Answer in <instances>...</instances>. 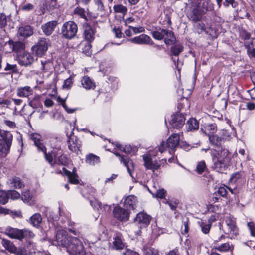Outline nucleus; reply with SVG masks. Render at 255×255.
I'll list each match as a JSON object with an SVG mask.
<instances>
[{
  "label": "nucleus",
  "instance_id": "obj_1",
  "mask_svg": "<svg viewBox=\"0 0 255 255\" xmlns=\"http://www.w3.org/2000/svg\"><path fill=\"white\" fill-rule=\"evenodd\" d=\"M52 244L64 248L70 255H85L82 243L77 238L69 236L63 229H58Z\"/></svg>",
  "mask_w": 255,
  "mask_h": 255
},
{
  "label": "nucleus",
  "instance_id": "obj_2",
  "mask_svg": "<svg viewBox=\"0 0 255 255\" xmlns=\"http://www.w3.org/2000/svg\"><path fill=\"white\" fill-rule=\"evenodd\" d=\"M210 155L213 162L212 168L217 172L222 173L228 168L231 157L228 150L211 149Z\"/></svg>",
  "mask_w": 255,
  "mask_h": 255
},
{
  "label": "nucleus",
  "instance_id": "obj_3",
  "mask_svg": "<svg viewBox=\"0 0 255 255\" xmlns=\"http://www.w3.org/2000/svg\"><path fill=\"white\" fill-rule=\"evenodd\" d=\"M160 31H154L151 32L152 37L156 40H161L164 39L166 45H172L175 43L176 38L174 32L166 29H160Z\"/></svg>",
  "mask_w": 255,
  "mask_h": 255
},
{
  "label": "nucleus",
  "instance_id": "obj_4",
  "mask_svg": "<svg viewBox=\"0 0 255 255\" xmlns=\"http://www.w3.org/2000/svg\"><path fill=\"white\" fill-rule=\"evenodd\" d=\"M0 135V152L6 156L11 146L13 136L10 132L5 131H1Z\"/></svg>",
  "mask_w": 255,
  "mask_h": 255
},
{
  "label": "nucleus",
  "instance_id": "obj_5",
  "mask_svg": "<svg viewBox=\"0 0 255 255\" xmlns=\"http://www.w3.org/2000/svg\"><path fill=\"white\" fill-rule=\"evenodd\" d=\"M77 25L72 21L65 22L61 28V34L67 39L74 38L77 35Z\"/></svg>",
  "mask_w": 255,
  "mask_h": 255
},
{
  "label": "nucleus",
  "instance_id": "obj_6",
  "mask_svg": "<svg viewBox=\"0 0 255 255\" xmlns=\"http://www.w3.org/2000/svg\"><path fill=\"white\" fill-rule=\"evenodd\" d=\"M50 46V42L48 39L41 38L39 39L35 45L31 47V50L36 56L41 57L45 54L48 47Z\"/></svg>",
  "mask_w": 255,
  "mask_h": 255
},
{
  "label": "nucleus",
  "instance_id": "obj_7",
  "mask_svg": "<svg viewBox=\"0 0 255 255\" xmlns=\"http://www.w3.org/2000/svg\"><path fill=\"white\" fill-rule=\"evenodd\" d=\"M1 244L4 248L12 255H27V251L24 247L17 248L12 242L10 240L3 239Z\"/></svg>",
  "mask_w": 255,
  "mask_h": 255
},
{
  "label": "nucleus",
  "instance_id": "obj_8",
  "mask_svg": "<svg viewBox=\"0 0 255 255\" xmlns=\"http://www.w3.org/2000/svg\"><path fill=\"white\" fill-rule=\"evenodd\" d=\"M180 140L179 135L178 134H172L167 139L166 143L162 142V144L158 148V150L163 153L165 151L166 147L170 149L172 152L178 146Z\"/></svg>",
  "mask_w": 255,
  "mask_h": 255
},
{
  "label": "nucleus",
  "instance_id": "obj_9",
  "mask_svg": "<svg viewBox=\"0 0 255 255\" xmlns=\"http://www.w3.org/2000/svg\"><path fill=\"white\" fill-rule=\"evenodd\" d=\"M226 227L224 233L228 235L230 239L235 238L238 235V229L236 225L235 221L231 217H226L225 219Z\"/></svg>",
  "mask_w": 255,
  "mask_h": 255
},
{
  "label": "nucleus",
  "instance_id": "obj_10",
  "mask_svg": "<svg viewBox=\"0 0 255 255\" xmlns=\"http://www.w3.org/2000/svg\"><path fill=\"white\" fill-rule=\"evenodd\" d=\"M185 115L177 112L171 115V118L169 121L170 128L180 129L185 124Z\"/></svg>",
  "mask_w": 255,
  "mask_h": 255
},
{
  "label": "nucleus",
  "instance_id": "obj_11",
  "mask_svg": "<svg viewBox=\"0 0 255 255\" xmlns=\"http://www.w3.org/2000/svg\"><path fill=\"white\" fill-rule=\"evenodd\" d=\"M113 215L118 220L126 222L129 220V212L127 209L123 208L119 205H116L113 209Z\"/></svg>",
  "mask_w": 255,
  "mask_h": 255
},
{
  "label": "nucleus",
  "instance_id": "obj_12",
  "mask_svg": "<svg viewBox=\"0 0 255 255\" xmlns=\"http://www.w3.org/2000/svg\"><path fill=\"white\" fill-rule=\"evenodd\" d=\"M18 63L25 67L30 66L34 61L32 55L27 52H20L17 54Z\"/></svg>",
  "mask_w": 255,
  "mask_h": 255
},
{
  "label": "nucleus",
  "instance_id": "obj_13",
  "mask_svg": "<svg viewBox=\"0 0 255 255\" xmlns=\"http://www.w3.org/2000/svg\"><path fill=\"white\" fill-rule=\"evenodd\" d=\"M152 217L144 212L138 213L134 219V222L140 228L146 227L150 223Z\"/></svg>",
  "mask_w": 255,
  "mask_h": 255
},
{
  "label": "nucleus",
  "instance_id": "obj_14",
  "mask_svg": "<svg viewBox=\"0 0 255 255\" xmlns=\"http://www.w3.org/2000/svg\"><path fill=\"white\" fill-rule=\"evenodd\" d=\"M225 237L224 235H222L217 240L214 241V248L216 250L220 252H227L228 251H232L233 250V245L230 244L229 242L220 243L219 242L223 239H225Z\"/></svg>",
  "mask_w": 255,
  "mask_h": 255
},
{
  "label": "nucleus",
  "instance_id": "obj_15",
  "mask_svg": "<svg viewBox=\"0 0 255 255\" xmlns=\"http://www.w3.org/2000/svg\"><path fill=\"white\" fill-rule=\"evenodd\" d=\"M67 141L68 149L72 152L78 154L80 151L81 146V142L78 138L75 136H70L68 137Z\"/></svg>",
  "mask_w": 255,
  "mask_h": 255
},
{
  "label": "nucleus",
  "instance_id": "obj_16",
  "mask_svg": "<svg viewBox=\"0 0 255 255\" xmlns=\"http://www.w3.org/2000/svg\"><path fill=\"white\" fill-rule=\"evenodd\" d=\"M83 29L85 39L88 42H92L95 39L96 31L87 22L83 23Z\"/></svg>",
  "mask_w": 255,
  "mask_h": 255
},
{
  "label": "nucleus",
  "instance_id": "obj_17",
  "mask_svg": "<svg viewBox=\"0 0 255 255\" xmlns=\"http://www.w3.org/2000/svg\"><path fill=\"white\" fill-rule=\"evenodd\" d=\"M130 42L139 45L154 44L150 36L144 34H142L139 36L134 37L128 40Z\"/></svg>",
  "mask_w": 255,
  "mask_h": 255
},
{
  "label": "nucleus",
  "instance_id": "obj_18",
  "mask_svg": "<svg viewBox=\"0 0 255 255\" xmlns=\"http://www.w3.org/2000/svg\"><path fill=\"white\" fill-rule=\"evenodd\" d=\"M187 15L190 20L194 22H197L202 20L204 15L195 5L192 6L190 11L187 13Z\"/></svg>",
  "mask_w": 255,
  "mask_h": 255
},
{
  "label": "nucleus",
  "instance_id": "obj_19",
  "mask_svg": "<svg viewBox=\"0 0 255 255\" xmlns=\"http://www.w3.org/2000/svg\"><path fill=\"white\" fill-rule=\"evenodd\" d=\"M143 159L144 160V165L145 167L152 171L157 170L160 166V164L156 161H153L150 155L146 154L143 155Z\"/></svg>",
  "mask_w": 255,
  "mask_h": 255
},
{
  "label": "nucleus",
  "instance_id": "obj_20",
  "mask_svg": "<svg viewBox=\"0 0 255 255\" xmlns=\"http://www.w3.org/2000/svg\"><path fill=\"white\" fill-rule=\"evenodd\" d=\"M195 5L203 15L206 14L208 11H212L214 10L213 4L208 0H201Z\"/></svg>",
  "mask_w": 255,
  "mask_h": 255
},
{
  "label": "nucleus",
  "instance_id": "obj_21",
  "mask_svg": "<svg viewBox=\"0 0 255 255\" xmlns=\"http://www.w3.org/2000/svg\"><path fill=\"white\" fill-rule=\"evenodd\" d=\"M47 148L45 147V151L43 149H41L40 151L43 152L45 160L51 165L53 167H54V160L56 158L57 156L58 155V149H53L51 152L47 153Z\"/></svg>",
  "mask_w": 255,
  "mask_h": 255
},
{
  "label": "nucleus",
  "instance_id": "obj_22",
  "mask_svg": "<svg viewBox=\"0 0 255 255\" xmlns=\"http://www.w3.org/2000/svg\"><path fill=\"white\" fill-rule=\"evenodd\" d=\"M5 234L10 238L22 240V230L8 227L5 229Z\"/></svg>",
  "mask_w": 255,
  "mask_h": 255
},
{
  "label": "nucleus",
  "instance_id": "obj_23",
  "mask_svg": "<svg viewBox=\"0 0 255 255\" xmlns=\"http://www.w3.org/2000/svg\"><path fill=\"white\" fill-rule=\"evenodd\" d=\"M114 154L119 157V159L121 162L127 167L128 172L131 175V171L133 169V163L132 161L128 157L123 155H121L118 152L114 153Z\"/></svg>",
  "mask_w": 255,
  "mask_h": 255
},
{
  "label": "nucleus",
  "instance_id": "obj_24",
  "mask_svg": "<svg viewBox=\"0 0 255 255\" xmlns=\"http://www.w3.org/2000/svg\"><path fill=\"white\" fill-rule=\"evenodd\" d=\"M113 248L115 250H121L124 248L125 243L123 237L121 233H116L113 237Z\"/></svg>",
  "mask_w": 255,
  "mask_h": 255
},
{
  "label": "nucleus",
  "instance_id": "obj_25",
  "mask_svg": "<svg viewBox=\"0 0 255 255\" xmlns=\"http://www.w3.org/2000/svg\"><path fill=\"white\" fill-rule=\"evenodd\" d=\"M137 197L134 195H129L127 197L124 201V206L127 210L134 209L137 203Z\"/></svg>",
  "mask_w": 255,
  "mask_h": 255
},
{
  "label": "nucleus",
  "instance_id": "obj_26",
  "mask_svg": "<svg viewBox=\"0 0 255 255\" xmlns=\"http://www.w3.org/2000/svg\"><path fill=\"white\" fill-rule=\"evenodd\" d=\"M33 93V89L29 86L19 87L16 90L17 95L20 97H28L32 95Z\"/></svg>",
  "mask_w": 255,
  "mask_h": 255
},
{
  "label": "nucleus",
  "instance_id": "obj_27",
  "mask_svg": "<svg viewBox=\"0 0 255 255\" xmlns=\"http://www.w3.org/2000/svg\"><path fill=\"white\" fill-rule=\"evenodd\" d=\"M29 137L34 142V145L37 147L39 151L41 149L45 151V146L41 142V136L40 134L33 133L30 134Z\"/></svg>",
  "mask_w": 255,
  "mask_h": 255
},
{
  "label": "nucleus",
  "instance_id": "obj_28",
  "mask_svg": "<svg viewBox=\"0 0 255 255\" xmlns=\"http://www.w3.org/2000/svg\"><path fill=\"white\" fill-rule=\"evenodd\" d=\"M57 24V22L56 21H49L42 26V31L46 35H50L53 32Z\"/></svg>",
  "mask_w": 255,
  "mask_h": 255
},
{
  "label": "nucleus",
  "instance_id": "obj_29",
  "mask_svg": "<svg viewBox=\"0 0 255 255\" xmlns=\"http://www.w3.org/2000/svg\"><path fill=\"white\" fill-rule=\"evenodd\" d=\"M82 87L86 90L94 89L96 87V84L93 80L88 76H84L81 79Z\"/></svg>",
  "mask_w": 255,
  "mask_h": 255
},
{
  "label": "nucleus",
  "instance_id": "obj_30",
  "mask_svg": "<svg viewBox=\"0 0 255 255\" xmlns=\"http://www.w3.org/2000/svg\"><path fill=\"white\" fill-rule=\"evenodd\" d=\"M9 44L12 47L13 51L17 52V54L20 52H25V44L23 42L20 41H10Z\"/></svg>",
  "mask_w": 255,
  "mask_h": 255
},
{
  "label": "nucleus",
  "instance_id": "obj_31",
  "mask_svg": "<svg viewBox=\"0 0 255 255\" xmlns=\"http://www.w3.org/2000/svg\"><path fill=\"white\" fill-rule=\"evenodd\" d=\"M52 63L49 60L43 59L40 60L38 63V67L41 73H45L49 71L52 67Z\"/></svg>",
  "mask_w": 255,
  "mask_h": 255
},
{
  "label": "nucleus",
  "instance_id": "obj_32",
  "mask_svg": "<svg viewBox=\"0 0 255 255\" xmlns=\"http://www.w3.org/2000/svg\"><path fill=\"white\" fill-rule=\"evenodd\" d=\"M42 218L39 213H35L29 219V222L33 227L37 228L40 227Z\"/></svg>",
  "mask_w": 255,
  "mask_h": 255
},
{
  "label": "nucleus",
  "instance_id": "obj_33",
  "mask_svg": "<svg viewBox=\"0 0 255 255\" xmlns=\"http://www.w3.org/2000/svg\"><path fill=\"white\" fill-rule=\"evenodd\" d=\"M58 155L57 156L54 160V166L56 165H65L67 163V158L65 155L62 153V151L58 150Z\"/></svg>",
  "mask_w": 255,
  "mask_h": 255
},
{
  "label": "nucleus",
  "instance_id": "obj_34",
  "mask_svg": "<svg viewBox=\"0 0 255 255\" xmlns=\"http://www.w3.org/2000/svg\"><path fill=\"white\" fill-rule=\"evenodd\" d=\"M18 33L20 36L25 38L30 36L33 34V30L30 26L26 25L20 27Z\"/></svg>",
  "mask_w": 255,
  "mask_h": 255
},
{
  "label": "nucleus",
  "instance_id": "obj_35",
  "mask_svg": "<svg viewBox=\"0 0 255 255\" xmlns=\"http://www.w3.org/2000/svg\"><path fill=\"white\" fill-rule=\"evenodd\" d=\"M187 130L188 131H195L199 128V123L194 118H190L187 122Z\"/></svg>",
  "mask_w": 255,
  "mask_h": 255
},
{
  "label": "nucleus",
  "instance_id": "obj_36",
  "mask_svg": "<svg viewBox=\"0 0 255 255\" xmlns=\"http://www.w3.org/2000/svg\"><path fill=\"white\" fill-rule=\"evenodd\" d=\"M9 182L10 186L14 188L20 189L24 186L23 182L18 177H14L10 179Z\"/></svg>",
  "mask_w": 255,
  "mask_h": 255
},
{
  "label": "nucleus",
  "instance_id": "obj_37",
  "mask_svg": "<svg viewBox=\"0 0 255 255\" xmlns=\"http://www.w3.org/2000/svg\"><path fill=\"white\" fill-rule=\"evenodd\" d=\"M209 140L210 143L215 147H219L222 144L223 138L218 136L217 135H209Z\"/></svg>",
  "mask_w": 255,
  "mask_h": 255
},
{
  "label": "nucleus",
  "instance_id": "obj_38",
  "mask_svg": "<svg viewBox=\"0 0 255 255\" xmlns=\"http://www.w3.org/2000/svg\"><path fill=\"white\" fill-rule=\"evenodd\" d=\"M184 50L183 45L182 44L178 43L175 44L171 47V55L178 56Z\"/></svg>",
  "mask_w": 255,
  "mask_h": 255
},
{
  "label": "nucleus",
  "instance_id": "obj_39",
  "mask_svg": "<svg viewBox=\"0 0 255 255\" xmlns=\"http://www.w3.org/2000/svg\"><path fill=\"white\" fill-rule=\"evenodd\" d=\"M85 161L89 165H95L99 163L100 158L92 153H90L86 156Z\"/></svg>",
  "mask_w": 255,
  "mask_h": 255
},
{
  "label": "nucleus",
  "instance_id": "obj_40",
  "mask_svg": "<svg viewBox=\"0 0 255 255\" xmlns=\"http://www.w3.org/2000/svg\"><path fill=\"white\" fill-rule=\"evenodd\" d=\"M64 173L67 176L70 183L74 184H77L79 183L78 176L74 173H71L65 168H63Z\"/></svg>",
  "mask_w": 255,
  "mask_h": 255
},
{
  "label": "nucleus",
  "instance_id": "obj_41",
  "mask_svg": "<svg viewBox=\"0 0 255 255\" xmlns=\"http://www.w3.org/2000/svg\"><path fill=\"white\" fill-rule=\"evenodd\" d=\"M73 14L84 19L86 22L88 21V18L86 15V10L82 7L77 6L73 10Z\"/></svg>",
  "mask_w": 255,
  "mask_h": 255
},
{
  "label": "nucleus",
  "instance_id": "obj_42",
  "mask_svg": "<svg viewBox=\"0 0 255 255\" xmlns=\"http://www.w3.org/2000/svg\"><path fill=\"white\" fill-rule=\"evenodd\" d=\"M4 70L7 72L6 73L8 74H17L19 73V69L16 64H10L7 63Z\"/></svg>",
  "mask_w": 255,
  "mask_h": 255
},
{
  "label": "nucleus",
  "instance_id": "obj_43",
  "mask_svg": "<svg viewBox=\"0 0 255 255\" xmlns=\"http://www.w3.org/2000/svg\"><path fill=\"white\" fill-rule=\"evenodd\" d=\"M113 10L115 13H121L125 15L128 11V8L122 4H119L113 6Z\"/></svg>",
  "mask_w": 255,
  "mask_h": 255
},
{
  "label": "nucleus",
  "instance_id": "obj_44",
  "mask_svg": "<svg viewBox=\"0 0 255 255\" xmlns=\"http://www.w3.org/2000/svg\"><path fill=\"white\" fill-rule=\"evenodd\" d=\"M201 130L203 131L205 134L209 136V135H211V134L214 133L216 131V125L215 124H209L205 127L204 131L203 128L201 129Z\"/></svg>",
  "mask_w": 255,
  "mask_h": 255
},
{
  "label": "nucleus",
  "instance_id": "obj_45",
  "mask_svg": "<svg viewBox=\"0 0 255 255\" xmlns=\"http://www.w3.org/2000/svg\"><path fill=\"white\" fill-rule=\"evenodd\" d=\"M247 54L250 57H255V48H254L252 42L246 43L245 44Z\"/></svg>",
  "mask_w": 255,
  "mask_h": 255
},
{
  "label": "nucleus",
  "instance_id": "obj_46",
  "mask_svg": "<svg viewBox=\"0 0 255 255\" xmlns=\"http://www.w3.org/2000/svg\"><path fill=\"white\" fill-rule=\"evenodd\" d=\"M227 189L229 190V191L231 192L232 194H235V192H234L233 189L229 188L227 186L220 187L217 190V192L216 193L218 194V195H220L221 197H226L227 194Z\"/></svg>",
  "mask_w": 255,
  "mask_h": 255
},
{
  "label": "nucleus",
  "instance_id": "obj_47",
  "mask_svg": "<svg viewBox=\"0 0 255 255\" xmlns=\"http://www.w3.org/2000/svg\"><path fill=\"white\" fill-rule=\"evenodd\" d=\"M32 195L29 190L23 191L22 193V200L25 203H29L32 201Z\"/></svg>",
  "mask_w": 255,
  "mask_h": 255
},
{
  "label": "nucleus",
  "instance_id": "obj_48",
  "mask_svg": "<svg viewBox=\"0 0 255 255\" xmlns=\"http://www.w3.org/2000/svg\"><path fill=\"white\" fill-rule=\"evenodd\" d=\"M34 8V5L31 3L24 4L22 3L19 6V9L24 12L31 11L33 10Z\"/></svg>",
  "mask_w": 255,
  "mask_h": 255
},
{
  "label": "nucleus",
  "instance_id": "obj_49",
  "mask_svg": "<svg viewBox=\"0 0 255 255\" xmlns=\"http://www.w3.org/2000/svg\"><path fill=\"white\" fill-rule=\"evenodd\" d=\"M144 255H159L158 251L155 248L147 247L144 248Z\"/></svg>",
  "mask_w": 255,
  "mask_h": 255
},
{
  "label": "nucleus",
  "instance_id": "obj_50",
  "mask_svg": "<svg viewBox=\"0 0 255 255\" xmlns=\"http://www.w3.org/2000/svg\"><path fill=\"white\" fill-rule=\"evenodd\" d=\"M8 201V195L7 192L0 190V203L5 204Z\"/></svg>",
  "mask_w": 255,
  "mask_h": 255
},
{
  "label": "nucleus",
  "instance_id": "obj_51",
  "mask_svg": "<svg viewBox=\"0 0 255 255\" xmlns=\"http://www.w3.org/2000/svg\"><path fill=\"white\" fill-rule=\"evenodd\" d=\"M8 199L11 198L12 200L17 199L20 197L19 192L14 190H9L7 191Z\"/></svg>",
  "mask_w": 255,
  "mask_h": 255
},
{
  "label": "nucleus",
  "instance_id": "obj_52",
  "mask_svg": "<svg viewBox=\"0 0 255 255\" xmlns=\"http://www.w3.org/2000/svg\"><path fill=\"white\" fill-rule=\"evenodd\" d=\"M116 147L119 148L120 150L123 152L128 154L130 153L131 151L132 148L130 145H125L123 147L122 145L120 144H117Z\"/></svg>",
  "mask_w": 255,
  "mask_h": 255
},
{
  "label": "nucleus",
  "instance_id": "obj_53",
  "mask_svg": "<svg viewBox=\"0 0 255 255\" xmlns=\"http://www.w3.org/2000/svg\"><path fill=\"white\" fill-rule=\"evenodd\" d=\"M22 239L26 238H32L34 237V234L30 230L24 229H22Z\"/></svg>",
  "mask_w": 255,
  "mask_h": 255
},
{
  "label": "nucleus",
  "instance_id": "obj_54",
  "mask_svg": "<svg viewBox=\"0 0 255 255\" xmlns=\"http://www.w3.org/2000/svg\"><path fill=\"white\" fill-rule=\"evenodd\" d=\"M239 36L242 40H245L250 38L251 34L245 30L241 29L239 30Z\"/></svg>",
  "mask_w": 255,
  "mask_h": 255
},
{
  "label": "nucleus",
  "instance_id": "obj_55",
  "mask_svg": "<svg viewBox=\"0 0 255 255\" xmlns=\"http://www.w3.org/2000/svg\"><path fill=\"white\" fill-rule=\"evenodd\" d=\"M200 227L203 233L208 234L210 230L211 224L201 222L200 223Z\"/></svg>",
  "mask_w": 255,
  "mask_h": 255
},
{
  "label": "nucleus",
  "instance_id": "obj_56",
  "mask_svg": "<svg viewBox=\"0 0 255 255\" xmlns=\"http://www.w3.org/2000/svg\"><path fill=\"white\" fill-rule=\"evenodd\" d=\"M91 42L86 43V44L84 45V47L82 48V52L85 55L87 56H90L91 55V45L90 44Z\"/></svg>",
  "mask_w": 255,
  "mask_h": 255
},
{
  "label": "nucleus",
  "instance_id": "obj_57",
  "mask_svg": "<svg viewBox=\"0 0 255 255\" xmlns=\"http://www.w3.org/2000/svg\"><path fill=\"white\" fill-rule=\"evenodd\" d=\"M7 25V17L3 13H0V28L5 27Z\"/></svg>",
  "mask_w": 255,
  "mask_h": 255
},
{
  "label": "nucleus",
  "instance_id": "obj_58",
  "mask_svg": "<svg viewBox=\"0 0 255 255\" xmlns=\"http://www.w3.org/2000/svg\"><path fill=\"white\" fill-rule=\"evenodd\" d=\"M206 168V165L205 161H201L197 164L196 170L199 173H201L204 171Z\"/></svg>",
  "mask_w": 255,
  "mask_h": 255
},
{
  "label": "nucleus",
  "instance_id": "obj_59",
  "mask_svg": "<svg viewBox=\"0 0 255 255\" xmlns=\"http://www.w3.org/2000/svg\"><path fill=\"white\" fill-rule=\"evenodd\" d=\"M172 60L174 63V65L177 68L178 71H180L181 66L183 65V63L182 61H181L179 60V58H178L177 59L175 58L172 57Z\"/></svg>",
  "mask_w": 255,
  "mask_h": 255
},
{
  "label": "nucleus",
  "instance_id": "obj_60",
  "mask_svg": "<svg viewBox=\"0 0 255 255\" xmlns=\"http://www.w3.org/2000/svg\"><path fill=\"white\" fill-rule=\"evenodd\" d=\"M247 225L250 231L251 235L255 237V224L253 222H249Z\"/></svg>",
  "mask_w": 255,
  "mask_h": 255
},
{
  "label": "nucleus",
  "instance_id": "obj_61",
  "mask_svg": "<svg viewBox=\"0 0 255 255\" xmlns=\"http://www.w3.org/2000/svg\"><path fill=\"white\" fill-rule=\"evenodd\" d=\"M129 28L132 29V30L134 34L142 33L144 32L145 31V29L143 27H136L129 26Z\"/></svg>",
  "mask_w": 255,
  "mask_h": 255
},
{
  "label": "nucleus",
  "instance_id": "obj_62",
  "mask_svg": "<svg viewBox=\"0 0 255 255\" xmlns=\"http://www.w3.org/2000/svg\"><path fill=\"white\" fill-rule=\"evenodd\" d=\"M242 175L241 173L238 172L232 174L230 178V181L233 183H236L237 181L239 179Z\"/></svg>",
  "mask_w": 255,
  "mask_h": 255
},
{
  "label": "nucleus",
  "instance_id": "obj_63",
  "mask_svg": "<svg viewBox=\"0 0 255 255\" xmlns=\"http://www.w3.org/2000/svg\"><path fill=\"white\" fill-rule=\"evenodd\" d=\"M73 79L71 77H69L64 81L63 87L67 89L70 88L71 85L73 84Z\"/></svg>",
  "mask_w": 255,
  "mask_h": 255
},
{
  "label": "nucleus",
  "instance_id": "obj_64",
  "mask_svg": "<svg viewBox=\"0 0 255 255\" xmlns=\"http://www.w3.org/2000/svg\"><path fill=\"white\" fill-rule=\"evenodd\" d=\"M229 4H231L233 8L236 7L237 5L234 0H225V1L223 2V5L225 7H228Z\"/></svg>",
  "mask_w": 255,
  "mask_h": 255
}]
</instances>
